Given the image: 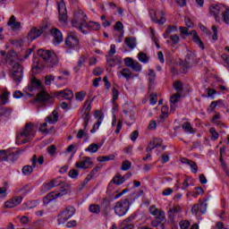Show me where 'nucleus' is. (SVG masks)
<instances>
[{
	"label": "nucleus",
	"instance_id": "9",
	"mask_svg": "<svg viewBox=\"0 0 229 229\" xmlns=\"http://www.w3.org/2000/svg\"><path fill=\"white\" fill-rule=\"evenodd\" d=\"M11 76L14 81L21 83L24 76V67L21 64L15 63L13 66Z\"/></svg>",
	"mask_w": 229,
	"mask_h": 229
},
{
	"label": "nucleus",
	"instance_id": "12",
	"mask_svg": "<svg viewBox=\"0 0 229 229\" xmlns=\"http://www.w3.org/2000/svg\"><path fill=\"white\" fill-rule=\"evenodd\" d=\"M57 8L59 12V21L65 24L67 22V8L64 0L57 3Z\"/></svg>",
	"mask_w": 229,
	"mask_h": 229
},
{
	"label": "nucleus",
	"instance_id": "24",
	"mask_svg": "<svg viewBox=\"0 0 229 229\" xmlns=\"http://www.w3.org/2000/svg\"><path fill=\"white\" fill-rule=\"evenodd\" d=\"M47 123H49V124H55V123H58V112L56 110H54L52 114L46 118Z\"/></svg>",
	"mask_w": 229,
	"mask_h": 229
},
{
	"label": "nucleus",
	"instance_id": "30",
	"mask_svg": "<svg viewBox=\"0 0 229 229\" xmlns=\"http://www.w3.org/2000/svg\"><path fill=\"white\" fill-rule=\"evenodd\" d=\"M101 28V25L98 22L89 21V23L86 22V25L84 26V30H93V31H98Z\"/></svg>",
	"mask_w": 229,
	"mask_h": 229
},
{
	"label": "nucleus",
	"instance_id": "50",
	"mask_svg": "<svg viewBox=\"0 0 229 229\" xmlns=\"http://www.w3.org/2000/svg\"><path fill=\"white\" fill-rule=\"evenodd\" d=\"M209 133H211V140H217V139H219V133L216 131V128H210Z\"/></svg>",
	"mask_w": 229,
	"mask_h": 229
},
{
	"label": "nucleus",
	"instance_id": "6",
	"mask_svg": "<svg viewBox=\"0 0 229 229\" xmlns=\"http://www.w3.org/2000/svg\"><path fill=\"white\" fill-rule=\"evenodd\" d=\"M74 214H76V208H74L72 206H68L65 210L57 216L58 225H64V223H67V221H69V219H71Z\"/></svg>",
	"mask_w": 229,
	"mask_h": 229
},
{
	"label": "nucleus",
	"instance_id": "38",
	"mask_svg": "<svg viewBox=\"0 0 229 229\" xmlns=\"http://www.w3.org/2000/svg\"><path fill=\"white\" fill-rule=\"evenodd\" d=\"M138 59L141 62V64H148V62H149V57H148V55L144 52H140L138 54Z\"/></svg>",
	"mask_w": 229,
	"mask_h": 229
},
{
	"label": "nucleus",
	"instance_id": "45",
	"mask_svg": "<svg viewBox=\"0 0 229 229\" xmlns=\"http://www.w3.org/2000/svg\"><path fill=\"white\" fill-rule=\"evenodd\" d=\"M86 96H87V92H85L84 90L79 91L75 93V99L77 101H83Z\"/></svg>",
	"mask_w": 229,
	"mask_h": 229
},
{
	"label": "nucleus",
	"instance_id": "17",
	"mask_svg": "<svg viewBox=\"0 0 229 229\" xmlns=\"http://www.w3.org/2000/svg\"><path fill=\"white\" fill-rule=\"evenodd\" d=\"M52 37L54 38V44H62L64 42V36L62 35V31L60 30L54 28L50 30Z\"/></svg>",
	"mask_w": 229,
	"mask_h": 229
},
{
	"label": "nucleus",
	"instance_id": "53",
	"mask_svg": "<svg viewBox=\"0 0 229 229\" xmlns=\"http://www.w3.org/2000/svg\"><path fill=\"white\" fill-rule=\"evenodd\" d=\"M38 202L36 200H31V201H28L25 206L26 208H28L29 210H31V208H35V207H38Z\"/></svg>",
	"mask_w": 229,
	"mask_h": 229
},
{
	"label": "nucleus",
	"instance_id": "27",
	"mask_svg": "<svg viewBox=\"0 0 229 229\" xmlns=\"http://www.w3.org/2000/svg\"><path fill=\"white\" fill-rule=\"evenodd\" d=\"M125 45L129 49H135V47H137V38L131 37L126 38Z\"/></svg>",
	"mask_w": 229,
	"mask_h": 229
},
{
	"label": "nucleus",
	"instance_id": "57",
	"mask_svg": "<svg viewBox=\"0 0 229 229\" xmlns=\"http://www.w3.org/2000/svg\"><path fill=\"white\" fill-rule=\"evenodd\" d=\"M170 40L172 41V44L174 46H176V44H179L180 42V37L176 34L170 36Z\"/></svg>",
	"mask_w": 229,
	"mask_h": 229
},
{
	"label": "nucleus",
	"instance_id": "2",
	"mask_svg": "<svg viewBox=\"0 0 229 229\" xmlns=\"http://www.w3.org/2000/svg\"><path fill=\"white\" fill-rule=\"evenodd\" d=\"M87 14L81 10H78L74 13V18L72 21V24L73 28H77L79 31H81L83 35H87L89 33V30H85L84 28L87 24Z\"/></svg>",
	"mask_w": 229,
	"mask_h": 229
},
{
	"label": "nucleus",
	"instance_id": "13",
	"mask_svg": "<svg viewBox=\"0 0 229 229\" xmlns=\"http://www.w3.org/2000/svg\"><path fill=\"white\" fill-rule=\"evenodd\" d=\"M95 119H97V123H94L93 128L90 131V133H96V131L99 130V126H101V123H103V119H105L103 112L97 110L95 112Z\"/></svg>",
	"mask_w": 229,
	"mask_h": 229
},
{
	"label": "nucleus",
	"instance_id": "21",
	"mask_svg": "<svg viewBox=\"0 0 229 229\" xmlns=\"http://www.w3.org/2000/svg\"><path fill=\"white\" fill-rule=\"evenodd\" d=\"M191 35H192L191 38L193 42L200 47V49H205V45L203 44V41L201 38H199V36L198 35V32L196 30H191Z\"/></svg>",
	"mask_w": 229,
	"mask_h": 229
},
{
	"label": "nucleus",
	"instance_id": "3",
	"mask_svg": "<svg viewBox=\"0 0 229 229\" xmlns=\"http://www.w3.org/2000/svg\"><path fill=\"white\" fill-rule=\"evenodd\" d=\"M35 137V131L31 123L25 124L23 131H21L16 137L17 144H26Z\"/></svg>",
	"mask_w": 229,
	"mask_h": 229
},
{
	"label": "nucleus",
	"instance_id": "62",
	"mask_svg": "<svg viewBox=\"0 0 229 229\" xmlns=\"http://www.w3.org/2000/svg\"><path fill=\"white\" fill-rule=\"evenodd\" d=\"M134 60H133V58H131V57H126L125 59H124V63H125V65L127 66V67H131V66L133 65V64H134Z\"/></svg>",
	"mask_w": 229,
	"mask_h": 229
},
{
	"label": "nucleus",
	"instance_id": "1",
	"mask_svg": "<svg viewBox=\"0 0 229 229\" xmlns=\"http://www.w3.org/2000/svg\"><path fill=\"white\" fill-rule=\"evenodd\" d=\"M38 56H40V58H42V60H44L45 64L40 61L34 62L32 72L35 74L42 72L45 67H48L49 69H51L54 65H56L58 64V56H56V54H55V52L39 49L38 50Z\"/></svg>",
	"mask_w": 229,
	"mask_h": 229
},
{
	"label": "nucleus",
	"instance_id": "64",
	"mask_svg": "<svg viewBox=\"0 0 229 229\" xmlns=\"http://www.w3.org/2000/svg\"><path fill=\"white\" fill-rule=\"evenodd\" d=\"M103 72H105V70L99 66L93 70L94 76H101Z\"/></svg>",
	"mask_w": 229,
	"mask_h": 229
},
{
	"label": "nucleus",
	"instance_id": "26",
	"mask_svg": "<svg viewBox=\"0 0 229 229\" xmlns=\"http://www.w3.org/2000/svg\"><path fill=\"white\" fill-rule=\"evenodd\" d=\"M17 60V53L13 50L10 51L5 57L6 64H13Z\"/></svg>",
	"mask_w": 229,
	"mask_h": 229
},
{
	"label": "nucleus",
	"instance_id": "48",
	"mask_svg": "<svg viewBox=\"0 0 229 229\" xmlns=\"http://www.w3.org/2000/svg\"><path fill=\"white\" fill-rule=\"evenodd\" d=\"M155 219L162 223L163 221L165 220V212H164V210L161 209L155 216Z\"/></svg>",
	"mask_w": 229,
	"mask_h": 229
},
{
	"label": "nucleus",
	"instance_id": "44",
	"mask_svg": "<svg viewBox=\"0 0 229 229\" xmlns=\"http://www.w3.org/2000/svg\"><path fill=\"white\" fill-rule=\"evenodd\" d=\"M222 17L224 22H225V24H229V8L225 7L224 11H222Z\"/></svg>",
	"mask_w": 229,
	"mask_h": 229
},
{
	"label": "nucleus",
	"instance_id": "20",
	"mask_svg": "<svg viewBox=\"0 0 229 229\" xmlns=\"http://www.w3.org/2000/svg\"><path fill=\"white\" fill-rule=\"evenodd\" d=\"M181 162L182 164H186L187 165H190L191 171V173H193V174H196V173H198V164H196V162L191 159H187L185 157L182 158Z\"/></svg>",
	"mask_w": 229,
	"mask_h": 229
},
{
	"label": "nucleus",
	"instance_id": "34",
	"mask_svg": "<svg viewBox=\"0 0 229 229\" xmlns=\"http://www.w3.org/2000/svg\"><path fill=\"white\" fill-rule=\"evenodd\" d=\"M36 166H33V163L31 165H24L21 169L22 171V174L25 175V176H30V174H31V173H33V169L35 168Z\"/></svg>",
	"mask_w": 229,
	"mask_h": 229
},
{
	"label": "nucleus",
	"instance_id": "58",
	"mask_svg": "<svg viewBox=\"0 0 229 229\" xmlns=\"http://www.w3.org/2000/svg\"><path fill=\"white\" fill-rule=\"evenodd\" d=\"M174 89L177 90V92H182L183 90V85L180 81H176L174 83Z\"/></svg>",
	"mask_w": 229,
	"mask_h": 229
},
{
	"label": "nucleus",
	"instance_id": "37",
	"mask_svg": "<svg viewBox=\"0 0 229 229\" xmlns=\"http://www.w3.org/2000/svg\"><path fill=\"white\" fill-rule=\"evenodd\" d=\"M124 114V123L125 124H127L128 126H131V124H133V116H131L130 114H128V111H123Z\"/></svg>",
	"mask_w": 229,
	"mask_h": 229
},
{
	"label": "nucleus",
	"instance_id": "35",
	"mask_svg": "<svg viewBox=\"0 0 229 229\" xmlns=\"http://www.w3.org/2000/svg\"><path fill=\"white\" fill-rule=\"evenodd\" d=\"M185 63L189 64H196V55L192 52H190L189 54H187L185 57Z\"/></svg>",
	"mask_w": 229,
	"mask_h": 229
},
{
	"label": "nucleus",
	"instance_id": "8",
	"mask_svg": "<svg viewBox=\"0 0 229 229\" xmlns=\"http://www.w3.org/2000/svg\"><path fill=\"white\" fill-rule=\"evenodd\" d=\"M114 209L116 216H119L120 217L125 216L126 212L130 210V199H125L116 202Z\"/></svg>",
	"mask_w": 229,
	"mask_h": 229
},
{
	"label": "nucleus",
	"instance_id": "28",
	"mask_svg": "<svg viewBox=\"0 0 229 229\" xmlns=\"http://www.w3.org/2000/svg\"><path fill=\"white\" fill-rule=\"evenodd\" d=\"M59 185H62V181H60V179H54L48 183L45 184V187L47 191H51V189H54V187H58Z\"/></svg>",
	"mask_w": 229,
	"mask_h": 229
},
{
	"label": "nucleus",
	"instance_id": "19",
	"mask_svg": "<svg viewBox=\"0 0 229 229\" xmlns=\"http://www.w3.org/2000/svg\"><path fill=\"white\" fill-rule=\"evenodd\" d=\"M42 35V30L37 29V28H32L27 38L30 41L35 40L36 38H38V37H40Z\"/></svg>",
	"mask_w": 229,
	"mask_h": 229
},
{
	"label": "nucleus",
	"instance_id": "32",
	"mask_svg": "<svg viewBox=\"0 0 229 229\" xmlns=\"http://www.w3.org/2000/svg\"><path fill=\"white\" fill-rule=\"evenodd\" d=\"M112 182L114 185H123L126 182V179L121 174H117L113 178Z\"/></svg>",
	"mask_w": 229,
	"mask_h": 229
},
{
	"label": "nucleus",
	"instance_id": "16",
	"mask_svg": "<svg viewBox=\"0 0 229 229\" xmlns=\"http://www.w3.org/2000/svg\"><path fill=\"white\" fill-rule=\"evenodd\" d=\"M55 96L57 98H63V99H67L68 101H71L72 98H74V93H72L70 89H64L55 92Z\"/></svg>",
	"mask_w": 229,
	"mask_h": 229
},
{
	"label": "nucleus",
	"instance_id": "43",
	"mask_svg": "<svg viewBox=\"0 0 229 229\" xmlns=\"http://www.w3.org/2000/svg\"><path fill=\"white\" fill-rule=\"evenodd\" d=\"M182 130H184V131L186 133H194V130L192 129V125H191V123L186 122L182 124Z\"/></svg>",
	"mask_w": 229,
	"mask_h": 229
},
{
	"label": "nucleus",
	"instance_id": "60",
	"mask_svg": "<svg viewBox=\"0 0 229 229\" xmlns=\"http://www.w3.org/2000/svg\"><path fill=\"white\" fill-rule=\"evenodd\" d=\"M54 80H55L54 75H47L45 77V85H51V83H53Z\"/></svg>",
	"mask_w": 229,
	"mask_h": 229
},
{
	"label": "nucleus",
	"instance_id": "18",
	"mask_svg": "<svg viewBox=\"0 0 229 229\" xmlns=\"http://www.w3.org/2000/svg\"><path fill=\"white\" fill-rule=\"evenodd\" d=\"M207 207H208V204L206 202L200 201L199 204H195L191 208V212L195 216H196V214H198V212H200L201 214H205L207 212Z\"/></svg>",
	"mask_w": 229,
	"mask_h": 229
},
{
	"label": "nucleus",
	"instance_id": "63",
	"mask_svg": "<svg viewBox=\"0 0 229 229\" xmlns=\"http://www.w3.org/2000/svg\"><path fill=\"white\" fill-rule=\"evenodd\" d=\"M80 174V173H78V171H76L75 169H72L69 171L68 175L70 176V178H78V175Z\"/></svg>",
	"mask_w": 229,
	"mask_h": 229
},
{
	"label": "nucleus",
	"instance_id": "10",
	"mask_svg": "<svg viewBox=\"0 0 229 229\" xmlns=\"http://www.w3.org/2000/svg\"><path fill=\"white\" fill-rule=\"evenodd\" d=\"M65 46L68 47V49H74L80 46V38H78L76 32H68V36L65 39Z\"/></svg>",
	"mask_w": 229,
	"mask_h": 229
},
{
	"label": "nucleus",
	"instance_id": "47",
	"mask_svg": "<svg viewBox=\"0 0 229 229\" xmlns=\"http://www.w3.org/2000/svg\"><path fill=\"white\" fill-rule=\"evenodd\" d=\"M115 156L109 155V156H102L98 157V162H109V160H114Z\"/></svg>",
	"mask_w": 229,
	"mask_h": 229
},
{
	"label": "nucleus",
	"instance_id": "52",
	"mask_svg": "<svg viewBox=\"0 0 229 229\" xmlns=\"http://www.w3.org/2000/svg\"><path fill=\"white\" fill-rule=\"evenodd\" d=\"M131 69H132V71H135V72H140V71L142 70V65H140V63L134 61L132 66H131Z\"/></svg>",
	"mask_w": 229,
	"mask_h": 229
},
{
	"label": "nucleus",
	"instance_id": "25",
	"mask_svg": "<svg viewBox=\"0 0 229 229\" xmlns=\"http://www.w3.org/2000/svg\"><path fill=\"white\" fill-rule=\"evenodd\" d=\"M180 101V94H174V96L171 97L170 98V110L171 112H174L176 110L175 106L176 103Z\"/></svg>",
	"mask_w": 229,
	"mask_h": 229
},
{
	"label": "nucleus",
	"instance_id": "22",
	"mask_svg": "<svg viewBox=\"0 0 229 229\" xmlns=\"http://www.w3.org/2000/svg\"><path fill=\"white\" fill-rule=\"evenodd\" d=\"M225 10V5H217L214 4L209 7V12L212 15H215L216 17L218 16L221 12Z\"/></svg>",
	"mask_w": 229,
	"mask_h": 229
},
{
	"label": "nucleus",
	"instance_id": "51",
	"mask_svg": "<svg viewBox=\"0 0 229 229\" xmlns=\"http://www.w3.org/2000/svg\"><path fill=\"white\" fill-rule=\"evenodd\" d=\"M112 94H113V99H112L113 105H115V101L119 99V90H117V89L114 87L112 90Z\"/></svg>",
	"mask_w": 229,
	"mask_h": 229
},
{
	"label": "nucleus",
	"instance_id": "49",
	"mask_svg": "<svg viewBox=\"0 0 229 229\" xmlns=\"http://www.w3.org/2000/svg\"><path fill=\"white\" fill-rule=\"evenodd\" d=\"M131 168V162L125 160L122 163V171H129Z\"/></svg>",
	"mask_w": 229,
	"mask_h": 229
},
{
	"label": "nucleus",
	"instance_id": "11",
	"mask_svg": "<svg viewBox=\"0 0 229 229\" xmlns=\"http://www.w3.org/2000/svg\"><path fill=\"white\" fill-rule=\"evenodd\" d=\"M148 15L153 22L156 24H165V21H167L165 19V16L164 14V12L160 11L157 13V11L150 9L148 11Z\"/></svg>",
	"mask_w": 229,
	"mask_h": 229
},
{
	"label": "nucleus",
	"instance_id": "29",
	"mask_svg": "<svg viewBox=\"0 0 229 229\" xmlns=\"http://www.w3.org/2000/svg\"><path fill=\"white\" fill-rule=\"evenodd\" d=\"M16 160H19V153L7 151L5 162H16Z\"/></svg>",
	"mask_w": 229,
	"mask_h": 229
},
{
	"label": "nucleus",
	"instance_id": "7",
	"mask_svg": "<svg viewBox=\"0 0 229 229\" xmlns=\"http://www.w3.org/2000/svg\"><path fill=\"white\" fill-rule=\"evenodd\" d=\"M96 99L94 97L91 100H86L82 107V119L84 121V130H87L89 122L90 121V111L92 110V102Z\"/></svg>",
	"mask_w": 229,
	"mask_h": 229
},
{
	"label": "nucleus",
	"instance_id": "14",
	"mask_svg": "<svg viewBox=\"0 0 229 229\" xmlns=\"http://www.w3.org/2000/svg\"><path fill=\"white\" fill-rule=\"evenodd\" d=\"M22 202V198L21 196H16L12 198L11 199L4 202V208H13V207H17V205H21Z\"/></svg>",
	"mask_w": 229,
	"mask_h": 229
},
{
	"label": "nucleus",
	"instance_id": "39",
	"mask_svg": "<svg viewBox=\"0 0 229 229\" xmlns=\"http://www.w3.org/2000/svg\"><path fill=\"white\" fill-rule=\"evenodd\" d=\"M8 98H10V92L8 90H4L3 94L0 95L2 105H6V103H8Z\"/></svg>",
	"mask_w": 229,
	"mask_h": 229
},
{
	"label": "nucleus",
	"instance_id": "36",
	"mask_svg": "<svg viewBox=\"0 0 229 229\" xmlns=\"http://www.w3.org/2000/svg\"><path fill=\"white\" fill-rule=\"evenodd\" d=\"M89 212H91V214H100L101 207L98 204H91L89 207Z\"/></svg>",
	"mask_w": 229,
	"mask_h": 229
},
{
	"label": "nucleus",
	"instance_id": "46",
	"mask_svg": "<svg viewBox=\"0 0 229 229\" xmlns=\"http://www.w3.org/2000/svg\"><path fill=\"white\" fill-rule=\"evenodd\" d=\"M121 74L127 80V81L131 78V71L128 68L123 69Z\"/></svg>",
	"mask_w": 229,
	"mask_h": 229
},
{
	"label": "nucleus",
	"instance_id": "40",
	"mask_svg": "<svg viewBox=\"0 0 229 229\" xmlns=\"http://www.w3.org/2000/svg\"><path fill=\"white\" fill-rule=\"evenodd\" d=\"M155 80H157V73H155V71L148 70V82L149 85L155 84Z\"/></svg>",
	"mask_w": 229,
	"mask_h": 229
},
{
	"label": "nucleus",
	"instance_id": "23",
	"mask_svg": "<svg viewBox=\"0 0 229 229\" xmlns=\"http://www.w3.org/2000/svg\"><path fill=\"white\" fill-rule=\"evenodd\" d=\"M106 62L109 67H115V65H119V64H121V57L115 56L114 58H112V55H107Z\"/></svg>",
	"mask_w": 229,
	"mask_h": 229
},
{
	"label": "nucleus",
	"instance_id": "5",
	"mask_svg": "<svg viewBox=\"0 0 229 229\" xmlns=\"http://www.w3.org/2000/svg\"><path fill=\"white\" fill-rule=\"evenodd\" d=\"M34 101L39 103L40 106H46V105H53L55 103L53 97H51L46 90L39 91L34 98Z\"/></svg>",
	"mask_w": 229,
	"mask_h": 229
},
{
	"label": "nucleus",
	"instance_id": "4",
	"mask_svg": "<svg viewBox=\"0 0 229 229\" xmlns=\"http://www.w3.org/2000/svg\"><path fill=\"white\" fill-rule=\"evenodd\" d=\"M71 189V185L69 183H64L62 190L58 193H55L54 191L48 193L43 199V203L45 205H48L51 203L53 199H56L57 198H62L63 196H66L69 193V190Z\"/></svg>",
	"mask_w": 229,
	"mask_h": 229
},
{
	"label": "nucleus",
	"instance_id": "56",
	"mask_svg": "<svg viewBox=\"0 0 229 229\" xmlns=\"http://www.w3.org/2000/svg\"><path fill=\"white\" fill-rule=\"evenodd\" d=\"M179 225L181 229H189V226H191V222H189V220H182Z\"/></svg>",
	"mask_w": 229,
	"mask_h": 229
},
{
	"label": "nucleus",
	"instance_id": "42",
	"mask_svg": "<svg viewBox=\"0 0 229 229\" xmlns=\"http://www.w3.org/2000/svg\"><path fill=\"white\" fill-rule=\"evenodd\" d=\"M151 225L154 228H157L159 226L157 229H165V225L162 224V222H160V220H157V218H155V220L151 222Z\"/></svg>",
	"mask_w": 229,
	"mask_h": 229
},
{
	"label": "nucleus",
	"instance_id": "54",
	"mask_svg": "<svg viewBox=\"0 0 229 229\" xmlns=\"http://www.w3.org/2000/svg\"><path fill=\"white\" fill-rule=\"evenodd\" d=\"M151 35H152V42H154V44L156 45V47H157V49H160L159 40H158V38H157V36H155V30H151Z\"/></svg>",
	"mask_w": 229,
	"mask_h": 229
},
{
	"label": "nucleus",
	"instance_id": "31",
	"mask_svg": "<svg viewBox=\"0 0 229 229\" xmlns=\"http://www.w3.org/2000/svg\"><path fill=\"white\" fill-rule=\"evenodd\" d=\"M30 162H32L33 167H37V164L42 165L44 164V156H39L37 157V155H34L30 159Z\"/></svg>",
	"mask_w": 229,
	"mask_h": 229
},
{
	"label": "nucleus",
	"instance_id": "41",
	"mask_svg": "<svg viewBox=\"0 0 229 229\" xmlns=\"http://www.w3.org/2000/svg\"><path fill=\"white\" fill-rule=\"evenodd\" d=\"M99 149V145L96 143H91L85 151H89V153H98V150Z\"/></svg>",
	"mask_w": 229,
	"mask_h": 229
},
{
	"label": "nucleus",
	"instance_id": "61",
	"mask_svg": "<svg viewBox=\"0 0 229 229\" xmlns=\"http://www.w3.org/2000/svg\"><path fill=\"white\" fill-rule=\"evenodd\" d=\"M123 28L124 26L123 25V22L116 21V23L114 24V31H123Z\"/></svg>",
	"mask_w": 229,
	"mask_h": 229
},
{
	"label": "nucleus",
	"instance_id": "55",
	"mask_svg": "<svg viewBox=\"0 0 229 229\" xmlns=\"http://www.w3.org/2000/svg\"><path fill=\"white\" fill-rule=\"evenodd\" d=\"M162 139H154L150 144H152L154 146V148H160V146H162Z\"/></svg>",
	"mask_w": 229,
	"mask_h": 229
},
{
	"label": "nucleus",
	"instance_id": "15",
	"mask_svg": "<svg viewBox=\"0 0 229 229\" xmlns=\"http://www.w3.org/2000/svg\"><path fill=\"white\" fill-rule=\"evenodd\" d=\"M92 164L93 163L90 160V157H84L82 160L75 164V166L78 167L79 169H90V167H92Z\"/></svg>",
	"mask_w": 229,
	"mask_h": 229
},
{
	"label": "nucleus",
	"instance_id": "33",
	"mask_svg": "<svg viewBox=\"0 0 229 229\" xmlns=\"http://www.w3.org/2000/svg\"><path fill=\"white\" fill-rule=\"evenodd\" d=\"M83 64H85V57L81 56L77 62V65L73 67L74 72H80V70L83 67Z\"/></svg>",
	"mask_w": 229,
	"mask_h": 229
},
{
	"label": "nucleus",
	"instance_id": "59",
	"mask_svg": "<svg viewBox=\"0 0 229 229\" xmlns=\"http://www.w3.org/2000/svg\"><path fill=\"white\" fill-rule=\"evenodd\" d=\"M160 210L161 209L157 208L156 206H151L149 208V212H150L151 216H158V213L160 212Z\"/></svg>",
	"mask_w": 229,
	"mask_h": 229
}]
</instances>
